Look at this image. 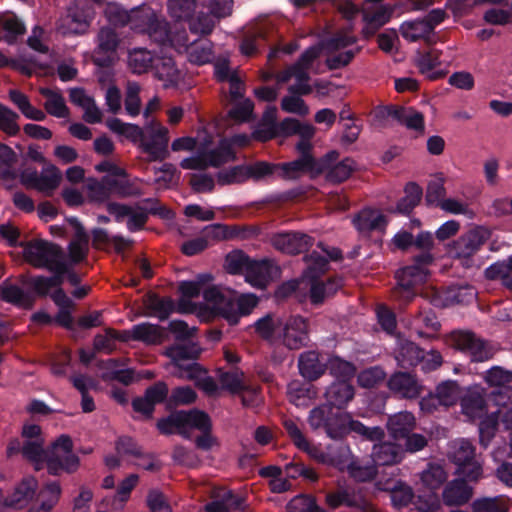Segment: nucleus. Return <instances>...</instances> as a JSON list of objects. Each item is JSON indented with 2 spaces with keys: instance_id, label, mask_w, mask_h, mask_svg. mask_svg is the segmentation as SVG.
<instances>
[{
  "instance_id": "obj_1",
  "label": "nucleus",
  "mask_w": 512,
  "mask_h": 512,
  "mask_svg": "<svg viewBox=\"0 0 512 512\" xmlns=\"http://www.w3.org/2000/svg\"><path fill=\"white\" fill-rule=\"evenodd\" d=\"M44 444L45 440H24L23 458L35 464L37 470L45 462L48 474L53 476L73 473L78 469L80 459L73 452V441L69 435L57 437L48 450Z\"/></svg>"
},
{
  "instance_id": "obj_2",
  "label": "nucleus",
  "mask_w": 512,
  "mask_h": 512,
  "mask_svg": "<svg viewBox=\"0 0 512 512\" xmlns=\"http://www.w3.org/2000/svg\"><path fill=\"white\" fill-rule=\"evenodd\" d=\"M106 125L114 133L138 144L142 152L148 154L150 162L164 161L170 155L169 130L155 120H152L145 129L136 124L125 123L119 118L109 119Z\"/></svg>"
},
{
  "instance_id": "obj_3",
  "label": "nucleus",
  "mask_w": 512,
  "mask_h": 512,
  "mask_svg": "<svg viewBox=\"0 0 512 512\" xmlns=\"http://www.w3.org/2000/svg\"><path fill=\"white\" fill-rule=\"evenodd\" d=\"M203 298L212 306L202 305V314L224 318L230 326L237 325L240 317L249 315L259 303L258 297L254 294H242L236 298L230 292H223L216 286L206 288Z\"/></svg>"
},
{
  "instance_id": "obj_4",
  "label": "nucleus",
  "mask_w": 512,
  "mask_h": 512,
  "mask_svg": "<svg viewBox=\"0 0 512 512\" xmlns=\"http://www.w3.org/2000/svg\"><path fill=\"white\" fill-rule=\"evenodd\" d=\"M60 495L61 487L59 482H49L39 490L37 479L34 476H25L16 484L13 491L6 496L5 507L23 509L27 507L36 496H39L42 498L40 506L36 509L31 508L29 512H50L57 504Z\"/></svg>"
},
{
  "instance_id": "obj_5",
  "label": "nucleus",
  "mask_w": 512,
  "mask_h": 512,
  "mask_svg": "<svg viewBox=\"0 0 512 512\" xmlns=\"http://www.w3.org/2000/svg\"><path fill=\"white\" fill-rule=\"evenodd\" d=\"M435 260L432 251H420L412 257V264L399 269L395 274L396 285L391 290V297L399 304L407 305L417 295V287L424 284L429 276L428 267Z\"/></svg>"
},
{
  "instance_id": "obj_6",
  "label": "nucleus",
  "mask_w": 512,
  "mask_h": 512,
  "mask_svg": "<svg viewBox=\"0 0 512 512\" xmlns=\"http://www.w3.org/2000/svg\"><path fill=\"white\" fill-rule=\"evenodd\" d=\"M351 419L349 413L323 403L309 412L308 423L312 430H322L329 438L341 440L349 434Z\"/></svg>"
},
{
  "instance_id": "obj_7",
  "label": "nucleus",
  "mask_w": 512,
  "mask_h": 512,
  "mask_svg": "<svg viewBox=\"0 0 512 512\" xmlns=\"http://www.w3.org/2000/svg\"><path fill=\"white\" fill-rule=\"evenodd\" d=\"M396 326V315L386 306V337H389L395 345L392 351L393 358L403 369L415 367L423 359L424 350L400 334H396Z\"/></svg>"
},
{
  "instance_id": "obj_8",
  "label": "nucleus",
  "mask_w": 512,
  "mask_h": 512,
  "mask_svg": "<svg viewBox=\"0 0 512 512\" xmlns=\"http://www.w3.org/2000/svg\"><path fill=\"white\" fill-rule=\"evenodd\" d=\"M202 349L195 342H187L182 344H174L166 347L164 355L167 356L171 363L179 369L180 376L188 379H197L200 375L206 373L203 367L195 362Z\"/></svg>"
},
{
  "instance_id": "obj_9",
  "label": "nucleus",
  "mask_w": 512,
  "mask_h": 512,
  "mask_svg": "<svg viewBox=\"0 0 512 512\" xmlns=\"http://www.w3.org/2000/svg\"><path fill=\"white\" fill-rule=\"evenodd\" d=\"M24 259L38 269H49L67 255L63 248L53 242L43 239H33L21 244Z\"/></svg>"
},
{
  "instance_id": "obj_10",
  "label": "nucleus",
  "mask_w": 512,
  "mask_h": 512,
  "mask_svg": "<svg viewBox=\"0 0 512 512\" xmlns=\"http://www.w3.org/2000/svg\"><path fill=\"white\" fill-rule=\"evenodd\" d=\"M338 157L339 152L336 150H331L318 159L298 157L293 161L278 164L279 176L296 179L301 173H308L311 177H317L323 174L331 161Z\"/></svg>"
},
{
  "instance_id": "obj_11",
  "label": "nucleus",
  "mask_w": 512,
  "mask_h": 512,
  "mask_svg": "<svg viewBox=\"0 0 512 512\" xmlns=\"http://www.w3.org/2000/svg\"><path fill=\"white\" fill-rule=\"evenodd\" d=\"M451 341L454 348L468 355L472 362L488 361L494 355L492 347L470 331L453 332Z\"/></svg>"
},
{
  "instance_id": "obj_12",
  "label": "nucleus",
  "mask_w": 512,
  "mask_h": 512,
  "mask_svg": "<svg viewBox=\"0 0 512 512\" xmlns=\"http://www.w3.org/2000/svg\"><path fill=\"white\" fill-rule=\"evenodd\" d=\"M170 414L157 420L156 427L162 435L179 434L185 438L189 437L188 429L192 426H201L202 423L197 421L198 413L201 410H170Z\"/></svg>"
},
{
  "instance_id": "obj_13",
  "label": "nucleus",
  "mask_w": 512,
  "mask_h": 512,
  "mask_svg": "<svg viewBox=\"0 0 512 512\" xmlns=\"http://www.w3.org/2000/svg\"><path fill=\"white\" fill-rule=\"evenodd\" d=\"M168 400L169 387L166 382L160 380L148 386L142 396L135 397L131 405L135 412L141 414L145 419H151L155 406L164 403L167 408Z\"/></svg>"
},
{
  "instance_id": "obj_14",
  "label": "nucleus",
  "mask_w": 512,
  "mask_h": 512,
  "mask_svg": "<svg viewBox=\"0 0 512 512\" xmlns=\"http://www.w3.org/2000/svg\"><path fill=\"white\" fill-rule=\"evenodd\" d=\"M61 178L60 170L53 164L44 168L41 174L35 168L25 169L20 174V181L24 186L45 193L54 191Z\"/></svg>"
},
{
  "instance_id": "obj_15",
  "label": "nucleus",
  "mask_w": 512,
  "mask_h": 512,
  "mask_svg": "<svg viewBox=\"0 0 512 512\" xmlns=\"http://www.w3.org/2000/svg\"><path fill=\"white\" fill-rule=\"evenodd\" d=\"M315 243V239L299 231H283L272 235V246L285 254L298 255L307 252Z\"/></svg>"
},
{
  "instance_id": "obj_16",
  "label": "nucleus",
  "mask_w": 512,
  "mask_h": 512,
  "mask_svg": "<svg viewBox=\"0 0 512 512\" xmlns=\"http://www.w3.org/2000/svg\"><path fill=\"white\" fill-rule=\"evenodd\" d=\"M487 239V231L480 227L467 231L454 241L455 257L462 259V264L466 268L473 266L472 256L480 250Z\"/></svg>"
},
{
  "instance_id": "obj_17",
  "label": "nucleus",
  "mask_w": 512,
  "mask_h": 512,
  "mask_svg": "<svg viewBox=\"0 0 512 512\" xmlns=\"http://www.w3.org/2000/svg\"><path fill=\"white\" fill-rule=\"evenodd\" d=\"M280 341L290 350H297L309 342L308 321L295 315L284 320Z\"/></svg>"
},
{
  "instance_id": "obj_18",
  "label": "nucleus",
  "mask_w": 512,
  "mask_h": 512,
  "mask_svg": "<svg viewBox=\"0 0 512 512\" xmlns=\"http://www.w3.org/2000/svg\"><path fill=\"white\" fill-rule=\"evenodd\" d=\"M119 45L118 35L114 29L103 27L98 33V46L93 53V63L101 68H110L114 65Z\"/></svg>"
},
{
  "instance_id": "obj_19",
  "label": "nucleus",
  "mask_w": 512,
  "mask_h": 512,
  "mask_svg": "<svg viewBox=\"0 0 512 512\" xmlns=\"http://www.w3.org/2000/svg\"><path fill=\"white\" fill-rule=\"evenodd\" d=\"M274 37L275 27L271 22L259 23L244 35L240 43V51L245 56H253Z\"/></svg>"
},
{
  "instance_id": "obj_20",
  "label": "nucleus",
  "mask_w": 512,
  "mask_h": 512,
  "mask_svg": "<svg viewBox=\"0 0 512 512\" xmlns=\"http://www.w3.org/2000/svg\"><path fill=\"white\" fill-rule=\"evenodd\" d=\"M386 387L398 398L416 399L423 392L417 378L408 372H396L386 381Z\"/></svg>"
},
{
  "instance_id": "obj_21",
  "label": "nucleus",
  "mask_w": 512,
  "mask_h": 512,
  "mask_svg": "<svg viewBox=\"0 0 512 512\" xmlns=\"http://www.w3.org/2000/svg\"><path fill=\"white\" fill-rule=\"evenodd\" d=\"M383 455L384 446L376 445L372 448L370 459L366 463L360 464L353 461L348 465L347 470L349 475L358 482L373 480L378 473V467L384 465Z\"/></svg>"
},
{
  "instance_id": "obj_22",
  "label": "nucleus",
  "mask_w": 512,
  "mask_h": 512,
  "mask_svg": "<svg viewBox=\"0 0 512 512\" xmlns=\"http://www.w3.org/2000/svg\"><path fill=\"white\" fill-rule=\"evenodd\" d=\"M298 369L300 375L308 382H313L322 377L327 370L321 354L315 350L304 351L298 358Z\"/></svg>"
},
{
  "instance_id": "obj_23",
  "label": "nucleus",
  "mask_w": 512,
  "mask_h": 512,
  "mask_svg": "<svg viewBox=\"0 0 512 512\" xmlns=\"http://www.w3.org/2000/svg\"><path fill=\"white\" fill-rule=\"evenodd\" d=\"M441 52L435 48L418 50L415 55V65L419 72L429 80H438L445 76L441 70H435L440 64Z\"/></svg>"
},
{
  "instance_id": "obj_24",
  "label": "nucleus",
  "mask_w": 512,
  "mask_h": 512,
  "mask_svg": "<svg viewBox=\"0 0 512 512\" xmlns=\"http://www.w3.org/2000/svg\"><path fill=\"white\" fill-rule=\"evenodd\" d=\"M383 1L384 0H365V6L362 8L365 26L362 33L367 39L373 37L378 29L384 25Z\"/></svg>"
},
{
  "instance_id": "obj_25",
  "label": "nucleus",
  "mask_w": 512,
  "mask_h": 512,
  "mask_svg": "<svg viewBox=\"0 0 512 512\" xmlns=\"http://www.w3.org/2000/svg\"><path fill=\"white\" fill-rule=\"evenodd\" d=\"M90 23L91 17L84 9H69L61 19L58 31L63 35H82L87 32Z\"/></svg>"
},
{
  "instance_id": "obj_26",
  "label": "nucleus",
  "mask_w": 512,
  "mask_h": 512,
  "mask_svg": "<svg viewBox=\"0 0 512 512\" xmlns=\"http://www.w3.org/2000/svg\"><path fill=\"white\" fill-rule=\"evenodd\" d=\"M352 223L363 236H369L374 231L384 230V213L378 209L364 208L358 212Z\"/></svg>"
},
{
  "instance_id": "obj_27",
  "label": "nucleus",
  "mask_w": 512,
  "mask_h": 512,
  "mask_svg": "<svg viewBox=\"0 0 512 512\" xmlns=\"http://www.w3.org/2000/svg\"><path fill=\"white\" fill-rule=\"evenodd\" d=\"M354 386L346 380H338L330 384L325 391V404L342 411L354 398Z\"/></svg>"
},
{
  "instance_id": "obj_28",
  "label": "nucleus",
  "mask_w": 512,
  "mask_h": 512,
  "mask_svg": "<svg viewBox=\"0 0 512 512\" xmlns=\"http://www.w3.org/2000/svg\"><path fill=\"white\" fill-rule=\"evenodd\" d=\"M342 286L343 278L340 276H332L326 281L311 280L309 290L311 304L314 306L322 305L327 298L334 296Z\"/></svg>"
},
{
  "instance_id": "obj_29",
  "label": "nucleus",
  "mask_w": 512,
  "mask_h": 512,
  "mask_svg": "<svg viewBox=\"0 0 512 512\" xmlns=\"http://www.w3.org/2000/svg\"><path fill=\"white\" fill-rule=\"evenodd\" d=\"M284 320L285 319L274 313H267L254 322L253 328L255 333L264 341L276 343L280 341Z\"/></svg>"
},
{
  "instance_id": "obj_30",
  "label": "nucleus",
  "mask_w": 512,
  "mask_h": 512,
  "mask_svg": "<svg viewBox=\"0 0 512 512\" xmlns=\"http://www.w3.org/2000/svg\"><path fill=\"white\" fill-rule=\"evenodd\" d=\"M152 70L155 77L163 82L165 88L177 87L182 75L171 57H156Z\"/></svg>"
},
{
  "instance_id": "obj_31",
  "label": "nucleus",
  "mask_w": 512,
  "mask_h": 512,
  "mask_svg": "<svg viewBox=\"0 0 512 512\" xmlns=\"http://www.w3.org/2000/svg\"><path fill=\"white\" fill-rule=\"evenodd\" d=\"M416 426L415 416L408 411H401L389 416L386 422V429L395 441H401Z\"/></svg>"
},
{
  "instance_id": "obj_32",
  "label": "nucleus",
  "mask_w": 512,
  "mask_h": 512,
  "mask_svg": "<svg viewBox=\"0 0 512 512\" xmlns=\"http://www.w3.org/2000/svg\"><path fill=\"white\" fill-rule=\"evenodd\" d=\"M472 496V488L462 479H454L443 490V502L447 506L466 504Z\"/></svg>"
},
{
  "instance_id": "obj_33",
  "label": "nucleus",
  "mask_w": 512,
  "mask_h": 512,
  "mask_svg": "<svg viewBox=\"0 0 512 512\" xmlns=\"http://www.w3.org/2000/svg\"><path fill=\"white\" fill-rule=\"evenodd\" d=\"M460 405L463 414L470 419L481 418L486 413V401L482 393L477 390H468L461 394Z\"/></svg>"
},
{
  "instance_id": "obj_34",
  "label": "nucleus",
  "mask_w": 512,
  "mask_h": 512,
  "mask_svg": "<svg viewBox=\"0 0 512 512\" xmlns=\"http://www.w3.org/2000/svg\"><path fill=\"white\" fill-rule=\"evenodd\" d=\"M39 93L46 98L44 109L49 115L56 118H66L69 116V108L65 103L64 97L59 91L42 87L39 89Z\"/></svg>"
},
{
  "instance_id": "obj_35",
  "label": "nucleus",
  "mask_w": 512,
  "mask_h": 512,
  "mask_svg": "<svg viewBox=\"0 0 512 512\" xmlns=\"http://www.w3.org/2000/svg\"><path fill=\"white\" fill-rule=\"evenodd\" d=\"M272 265L269 260H252L246 271L245 278L252 286L264 288L271 278Z\"/></svg>"
},
{
  "instance_id": "obj_36",
  "label": "nucleus",
  "mask_w": 512,
  "mask_h": 512,
  "mask_svg": "<svg viewBox=\"0 0 512 512\" xmlns=\"http://www.w3.org/2000/svg\"><path fill=\"white\" fill-rule=\"evenodd\" d=\"M217 377L223 389L232 394L243 393V391L255 392V388L247 386L243 382V373L238 369L225 371L222 368L217 370Z\"/></svg>"
},
{
  "instance_id": "obj_37",
  "label": "nucleus",
  "mask_w": 512,
  "mask_h": 512,
  "mask_svg": "<svg viewBox=\"0 0 512 512\" xmlns=\"http://www.w3.org/2000/svg\"><path fill=\"white\" fill-rule=\"evenodd\" d=\"M0 298L4 302L17 307H30L32 305L30 296L20 286L10 283L8 279L0 284Z\"/></svg>"
},
{
  "instance_id": "obj_38",
  "label": "nucleus",
  "mask_w": 512,
  "mask_h": 512,
  "mask_svg": "<svg viewBox=\"0 0 512 512\" xmlns=\"http://www.w3.org/2000/svg\"><path fill=\"white\" fill-rule=\"evenodd\" d=\"M405 195L400 198L396 205V211L403 215H409L419 205L423 197V189L416 182H408L404 188Z\"/></svg>"
},
{
  "instance_id": "obj_39",
  "label": "nucleus",
  "mask_w": 512,
  "mask_h": 512,
  "mask_svg": "<svg viewBox=\"0 0 512 512\" xmlns=\"http://www.w3.org/2000/svg\"><path fill=\"white\" fill-rule=\"evenodd\" d=\"M188 60L192 64L204 65L214 57L213 43L207 38H198L192 40L191 46L188 49Z\"/></svg>"
},
{
  "instance_id": "obj_40",
  "label": "nucleus",
  "mask_w": 512,
  "mask_h": 512,
  "mask_svg": "<svg viewBox=\"0 0 512 512\" xmlns=\"http://www.w3.org/2000/svg\"><path fill=\"white\" fill-rule=\"evenodd\" d=\"M17 153L7 144L0 142V180L13 181L18 177L16 164Z\"/></svg>"
},
{
  "instance_id": "obj_41",
  "label": "nucleus",
  "mask_w": 512,
  "mask_h": 512,
  "mask_svg": "<svg viewBox=\"0 0 512 512\" xmlns=\"http://www.w3.org/2000/svg\"><path fill=\"white\" fill-rule=\"evenodd\" d=\"M0 28L5 33L4 40L10 45L26 32L24 23L11 12L0 15Z\"/></svg>"
},
{
  "instance_id": "obj_42",
  "label": "nucleus",
  "mask_w": 512,
  "mask_h": 512,
  "mask_svg": "<svg viewBox=\"0 0 512 512\" xmlns=\"http://www.w3.org/2000/svg\"><path fill=\"white\" fill-rule=\"evenodd\" d=\"M338 159L339 157L331 161L324 171L327 173V180L332 183H341L347 180L356 168L355 161L353 159L346 157L337 162Z\"/></svg>"
},
{
  "instance_id": "obj_43",
  "label": "nucleus",
  "mask_w": 512,
  "mask_h": 512,
  "mask_svg": "<svg viewBox=\"0 0 512 512\" xmlns=\"http://www.w3.org/2000/svg\"><path fill=\"white\" fill-rule=\"evenodd\" d=\"M104 183L109 189L110 196L112 194L120 198L138 197L142 195L141 188L135 186L131 181L118 179V177L104 176Z\"/></svg>"
},
{
  "instance_id": "obj_44",
  "label": "nucleus",
  "mask_w": 512,
  "mask_h": 512,
  "mask_svg": "<svg viewBox=\"0 0 512 512\" xmlns=\"http://www.w3.org/2000/svg\"><path fill=\"white\" fill-rule=\"evenodd\" d=\"M279 137H290L297 135L299 137L314 136L316 129L310 123H303L298 119L287 117L283 119L278 126Z\"/></svg>"
},
{
  "instance_id": "obj_45",
  "label": "nucleus",
  "mask_w": 512,
  "mask_h": 512,
  "mask_svg": "<svg viewBox=\"0 0 512 512\" xmlns=\"http://www.w3.org/2000/svg\"><path fill=\"white\" fill-rule=\"evenodd\" d=\"M156 57L145 48H135L129 52L128 65L135 74L146 73L153 68Z\"/></svg>"
},
{
  "instance_id": "obj_46",
  "label": "nucleus",
  "mask_w": 512,
  "mask_h": 512,
  "mask_svg": "<svg viewBox=\"0 0 512 512\" xmlns=\"http://www.w3.org/2000/svg\"><path fill=\"white\" fill-rule=\"evenodd\" d=\"M447 473L440 464L428 463L421 473V482L428 491L436 492L447 480Z\"/></svg>"
},
{
  "instance_id": "obj_47",
  "label": "nucleus",
  "mask_w": 512,
  "mask_h": 512,
  "mask_svg": "<svg viewBox=\"0 0 512 512\" xmlns=\"http://www.w3.org/2000/svg\"><path fill=\"white\" fill-rule=\"evenodd\" d=\"M163 337L162 328L149 322L136 324L132 327V338L145 344H158Z\"/></svg>"
},
{
  "instance_id": "obj_48",
  "label": "nucleus",
  "mask_w": 512,
  "mask_h": 512,
  "mask_svg": "<svg viewBox=\"0 0 512 512\" xmlns=\"http://www.w3.org/2000/svg\"><path fill=\"white\" fill-rule=\"evenodd\" d=\"M288 396L290 402L296 406H306L316 396V391L311 382H291L288 385Z\"/></svg>"
},
{
  "instance_id": "obj_49",
  "label": "nucleus",
  "mask_w": 512,
  "mask_h": 512,
  "mask_svg": "<svg viewBox=\"0 0 512 512\" xmlns=\"http://www.w3.org/2000/svg\"><path fill=\"white\" fill-rule=\"evenodd\" d=\"M197 421L202 423L201 426H192V428L201 431L202 434L197 436L195 439L196 447L201 450L208 451L212 448L216 441L211 434V418L206 412L201 410L200 413H198Z\"/></svg>"
},
{
  "instance_id": "obj_50",
  "label": "nucleus",
  "mask_w": 512,
  "mask_h": 512,
  "mask_svg": "<svg viewBox=\"0 0 512 512\" xmlns=\"http://www.w3.org/2000/svg\"><path fill=\"white\" fill-rule=\"evenodd\" d=\"M434 392L442 406L450 407L457 403L463 391L457 381L446 380L439 383Z\"/></svg>"
},
{
  "instance_id": "obj_51",
  "label": "nucleus",
  "mask_w": 512,
  "mask_h": 512,
  "mask_svg": "<svg viewBox=\"0 0 512 512\" xmlns=\"http://www.w3.org/2000/svg\"><path fill=\"white\" fill-rule=\"evenodd\" d=\"M138 482L136 474H130L118 485L115 495L111 499H107V506L112 509H121L128 501L130 494Z\"/></svg>"
},
{
  "instance_id": "obj_52",
  "label": "nucleus",
  "mask_w": 512,
  "mask_h": 512,
  "mask_svg": "<svg viewBox=\"0 0 512 512\" xmlns=\"http://www.w3.org/2000/svg\"><path fill=\"white\" fill-rule=\"evenodd\" d=\"M208 167L218 168L229 160L235 159V152L230 143L221 141L220 145L204 153Z\"/></svg>"
},
{
  "instance_id": "obj_53",
  "label": "nucleus",
  "mask_w": 512,
  "mask_h": 512,
  "mask_svg": "<svg viewBox=\"0 0 512 512\" xmlns=\"http://www.w3.org/2000/svg\"><path fill=\"white\" fill-rule=\"evenodd\" d=\"M400 31L402 36L410 42H415L421 38H429L433 33L431 25L426 23L424 19H417L403 23Z\"/></svg>"
},
{
  "instance_id": "obj_54",
  "label": "nucleus",
  "mask_w": 512,
  "mask_h": 512,
  "mask_svg": "<svg viewBox=\"0 0 512 512\" xmlns=\"http://www.w3.org/2000/svg\"><path fill=\"white\" fill-rule=\"evenodd\" d=\"M303 260L307 264L304 275L310 280L319 279L328 270V258L320 255L317 251L306 254Z\"/></svg>"
},
{
  "instance_id": "obj_55",
  "label": "nucleus",
  "mask_w": 512,
  "mask_h": 512,
  "mask_svg": "<svg viewBox=\"0 0 512 512\" xmlns=\"http://www.w3.org/2000/svg\"><path fill=\"white\" fill-rule=\"evenodd\" d=\"M416 326L428 329L431 333L425 332L421 329L417 331L418 335L423 338H430L434 333L438 332L441 324L437 320L435 312L431 308L421 309L414 318Z\"/></svg>"
},
{
  "instance_id": "obj_56",
  "label": "nucleus",
  "mask_w": 512,
  "mask_h": 512,
  "mask_svg": "<svg viewBox=\"0 0 512 512\" xmlns=\"http://www.w3.org/2000/svg\"><path fill=\"white\" fill-rule=\"evenodd\" d=\"M147 307L160 321H165L175 311V303L170 297H160L157 294L148 296Z\"/></svg>"
},
{
  "instance_id": "obj_57",
  "label": "nucleus",
  "mask_w": 512,
  "mask_h": 512,
  "mask_svg": "<svg viewBox=\"0 0 512 512\" xmlns=\"http://www.w3.org/2000/svg\"><path fill=\"white\" fill-rule=\"evenodd\" d=\"M351 432L362 436L365 440L374 442L372 448L376 445L384 446V430L378 426L368 427L358 420L351 419L349 433Z\"/></svg>"
},
{
  "instance_id": "obj_58",
  "label": "nucleus",
  "mask_w": 512,
  "mask_h": 512,
  "mask_svg": "<svg viewBox=\"0 0 512 512\" xmlns=\"http://www.w3.org/2000/svg\"><path fill=\"white\" fill-rule=\"evenodd\" d=\"M187 21L190 32L199 36L209 35L216 24V19L210 12H199L195 17L192 15Z\"/></svg>"
},
{
  "instance_id": "obj_59",
  "label": "nucleus",
  "mask_w": 512,
  "mask_h": 512,
  "mask_svg": "<svg viewBox=\"0 0 512 512\" xmlns=\"http://www.w3.org/2000/svg\"><path fill=\"white\" fill-rule=\"evenodd\" d=\"M444 185L445 179L441 173L437 174L434 179L429 181L425 194V202L427 206L438 207L440 205L446 195Z\"/></svg>"
},
{
  "instance_id": "obj_60",
  "label": "nucleus",
  "mask_w": 512,
  "mask_h": 512,
  "mask_svg": "<svg viewBox=\"0 0 512 512\" xmlns=\"http://www.w3.org/2000/svg\"><path fill=\"white\" fill-rule=\"evenodd\" d=\"M450 459L456 466L475 458V447L468 439H458L453 443Z\"/></svg>"
},
{
  "instance_id": "obj_61",
  "label": "nucleus",
  "mask_w": 512,
  "mask_h": 512,
  "mask_svg": "<svg viewBox=\"0 0 512 512\" xmlns=\"http://www.w3.org/2000/svg\"><path fill=\"white\" fill-rule=\"evenodd\" d=\"M145 27H147L146 29H148L146 34L152 41L161 46H168L171 30L169 27V23L166 20L159 19L156 16L154 21L150 22V24H146Z\"/></svg>"
},
{
  "instance_id": "obj_62",
  "label": "nucleus",
  "mask_w": 512,
  "mask_h": 512,
  "mask_svg": "<svg viewBox=\"0 0 512 512\" xmlns=\"http://www.w3.org/2000/svg\"><path fill=\"white\" fill-rule=\"evenodd\" d=\"M197 399L196 391L190 386H178L169 393L167 410H173L181 405H190Z\"/></svg>"
},
{
  "instance_id": "obj_63",
  "label": "nucleus",
  "mask_w": 512,
  "mask_h": 512,
  "mask_svg": "<svg viewBox=\"0 0 512 512\" xmlns=\"http://www.w3.org/2000/svg\"><path fill=\"white\" fill-rule=\"evenodd\" d=\"M196 0H168V11L176 21H187L194 14Z\"/></svg>"
},
{
  "instance_id": "obj_64",
  "label": "nucleus",
  "mask_w": 512,
  "mask_h": 512,
  "mask_svg": "<svg viewBox=\"0 0 512 512\" xmlns=\"http://www.w3.org/2000/svg\"><path fill=\"white\" fill-rule=\"evenodd\" d=\"M471 508L472 512H508V505L500 496L477 498Z\"/></svg>"
}]
</instances>
